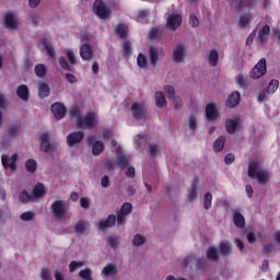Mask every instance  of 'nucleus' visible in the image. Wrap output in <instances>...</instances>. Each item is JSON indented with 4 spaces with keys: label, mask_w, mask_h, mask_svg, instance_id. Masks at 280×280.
<instances>
[{
    "label": "nucleus",
    "mask_w": 280,
    "mask_h": 280,
    "mask_svg": "<svg viewBox=\"0 0 280 280\" xmlns=\"http://www.w3.org/2000/svg\"><path fill=\"white\" fill-rule=\"evenodd\" d=\"M250 19H253V15L248 13L241 15L238 20V26L248 27V25H250Z\"/></svg>",
    "instance_id": "obj_30"
},
{
    "label": "nucleus",
    "mask_w": 280,
    "mask_h": 280,
    "mask_svg": "<svg viewBox=\"0 0 280 280\" xmlns=\"http://www.w3.org/2000/svg\"><path fill=\"white\" fill-rule=\"evenodd\" d=\"M182 23L183 16H180V14L172 13L167 16L166 26L168 27V30H172V32H176V30L180 27Z\"/></svg>",
    "instance_id": "obj_8"
},
{
    "label": "nucleus",
    "mask_w": 280,
    "mask_h": 280,
    "mask_svg": "<svg viewBox=\"0 0 280 280\" xmlns=\"http://www.w3.org/2000/svg\"><path fill=\"white\" fill-rule=\"evenodd\" d=\"M51 144L49 143V133H43L40 136V150L42 152H49Z\"/></svg>",
    "instance_id": "obj_22"
},
{
    "label": "nucleus",
    "mask_w": 280,
    "mask_h": 280,
    "mask_svg": "<svg viewBox=\"0 0 280 280\" xmlns=\"http://www.w3.org/2000/svg\"><path fill=\"white\" fill-rule=\"evenodd\" d=\"M70 117L72 119L75 118V125L79 128H85L86 130H91L92 128H95L100 121L97 120V115L93 112L85 114L82 116L80 113V108L72 107L70 109Z\"/></svg>",
    "instance_id": "obj_2"
},
{
    "label": "nucleus",
    "mask_w": 280,
    "mask_h": 280,
    "mask_svg": "<svg viewBox=\"0 0 280 280\" xmlns=\"http://www.w3.org/2000/svg\"><path fill=\"white\" fill-rule=\"evenodd\" d=\"M118 165L120 170L128 167V159H126L124 155H118Z\"/></svg>",
    "instance_id": "obj_53"
},
{
    "label": "nucleus",
    "mask_w": 280,
    "mask_h": 280,
    "mask_svg": "<svg viewBox=\"0 0 280 280\" xmlns=\"http://www.w3.org/2000/svg\"><path fill=\"white\" fill-rule=\"evenodd\" d=\"M45 47H46V51H47L49 58H52L55 60L56 50L54 49V46H51V44H49V43H46Z\"/></svg>",
    "instance_id": "obj_51"
},
{
    "label": "nucleus",
    "mask_w": 280,
    "mask_h": 280,
    "mask_svg": "<svg viewBox=\"0 0 280 280\" xmlns=\"http://www.w3.org/2000/svg\"><path fill=\"white\" fill-rule=\"evenodd\" d=\"M130 54H132V45L129 42H125L122 46V55L125 56V58H128Z\"/></svg>",
    "instance_id": "obj_45"
},
{
    "label": "nucleus",
    "mask_w": 280,
    "mask_h": 280,
    "mask_svg": "<svg viewBox=\"0 0 280 280\" xmlns=\"http://www.w3.org/2000/svg\"><path fill=\"white\" fill-rule=\"evenodd\" d=\"M236 84H238V86H246V74L241 73L236 77Z\"/></svg>",
    "instance_id": "obj_56"
},
{
    "label": "nucleus",
    "mask_w": 280,
    "mask_h": 280,
    "mask_svg": "<svg viewBox=\"0 0 280 280\" xmlns=\"http://www.w3.org/2000/svg\"><path fill=\"white\" fill-rule=\"evenodd\" d=\"M207 258L211 261H215L218 259V250H215V247L208 248Z\"/></svg>",
    "instance_id": "obj_43"
},
{
    "label": "nucleus",
    "mask_w": 280,
    "mask_h": 280,
    "mask_svg": "<svg viewBox=\"0 0 280 280\" xmlns=\"http://www.w3.org/2000/svg\"><path fill=\"white\" fill-rule=\"evenodd\" d=\"M246 237L249 244H255V242H257V236L253 232H247Z\"/></svg>",
    "instance_id": "obj_62"
},
{
    "label": "nucleus",
    "mask_w": 280,
    "mask_h": 280,
    "mask_svg": "<svg viewBox=\"0 0 280 280\" xmlns=\"http://www.w3.org/2000/svg\"><path fill=\"white\" fill-rule=\"evenodd\" d=\"M59 66L61 67V69H65V71H71V66H69L65 57L59 58Z\"/></svg>",
    "instance_id": "obj_54"
},
{
    "label": "nucleus",
    "mask_w": 280,
    "mask_h": 280,
    "mask_svg": "<svg viewBox=\"0 0 280 280\" xmlns=\"http://www.w3.org/2000/svg\"><path fill=\"white\" fill-rule=\"evenodd\" d=\"M84 139V131H73L67 136V143L69 148H73Z\"/></svg>",
    "instance_id": "obj_12"
},
{
    "label": "nucleus",
    "mask_w": 280,
    "mask_h": 280,
    "mask_svg": "<svg viewBox=\"0 0 280 280\" xmlns=\"http://www.w3.org/2000/svg\"><path fill=\"white\" fill-rule=\"evenodd\" d=\"M247 174L249 178L256 179L259 185H266L270 180V173L262 168L258 161H252L248 166Z\"/></svg>",
    "instance_id": "obj_3"
},
{
    "label": "nucleus",
    "mask_w": 280,
    "mask_h": 280,
    "mask_svg": "<svg viewBox=\"0 0 280 280\" xmlns=\"http://www.w3.org/2000/svg\"><path fill=\"white\" fill-rule=\"evenodd\" d=\"M20 200L21 202H23L24 205H27V202H32L34 200V196L27 194V191L23 190L20 194Z\"/></svg>",
    "instance_id": "obj_40"
},
{
    "label": "nucleus",
    "mask_w": 280,
    "mask_h": 280,
    "mask_svg": "<svg viewBox=\"0 0 280 280\" xmlns=\"http://www.w3.org/2000/svg\"><path fill=\"white\" fill-rule=\"evenodd\" d=\"M79 54L82 60H85L86 62L93 60V49H91V45L89 44L81 45Z\"/></svg>",
    "instance_id": "obj_15"
},
{
    "label": "nucleus",
    "mask_w": 280,
    "mask_h": 280,
    "mask_svg": "<svg viewBox=\"0 0 280 280\" xmlns=\"http://www.w3.org/2000/svg\"><path fill=\"white\" fill-rule=\"evenodd\" d=\"M50 110L56 119H63L65 115H67V107L60 103L52 104Z\"/></svg>",
    "instance_id": "obj_13"
},
{
    "label": "nucleus",
    "mask_w": 280,
    "mask_h": 280,
    "mask_svg": "<svg viewBox=\"0 0 280 280\" xmlns=\"http://www.w3.org/2000/svg\"><path fill=\"white\" fill-rule=\"evenodd\" d=\"M93 270H91V268L86 267L85 269H82L79 272V277H81V279L83 280H93Z\"/></svg>",
    "instance_id": "obj_34"
},
{
    "label": "nucleus",
    "mask_w": 280,
    "mask_h": 280,
    "mask_svg": "<svg viewBox=\"0 0 280 280\" xmlns=\"http://www.w3.org/2000/svg\"><path fill=\"white\" fill-rule=\"evenodd\" d=\"M155 106H158V108H165V106H167V100L163 92H155Z\"/></svg>",
    "instance_id": "obj_21"
},
{
    "label": "nucleus",
    "mask_w": 280,
    "mask_h": 280,
    "mask_svg": "<svg viewBox=\"0 0 280 280\" xmlns=\"http://www.w3.org/2000/svg\"><path fill=\"white\" fill-rule=\"evenodd\" d=\"M117 272H118L117 265L115 264H108L102 270V275H104V277L106 278L116 277Z\"/></svg>",
    "instance_id": "obj_18"
},
{
    "label": "nucleus",
    "mask_w": 280,
    "mask_h": 280,
    "mask_svg": "<svg viewBox=\"0 0 280 280\" xmlns=\"http://www.w3.org/2000/svg\"><path fill=\"white\" fill-rule=\"evenodd\" d=\"M220 253H222V255H229V253H231V245H229V242L220 243Z\"/></svg>",
    "instance_id": "obj_49"
},
{
    "label": "nucleus",
    "mask_w": 280,
    "mask_h": 280,
    "mask_svg": "<svg viewBox=\"0 0 280 280\" xmlns=\"http://www.w3.org/2000/svg\"><path fill=\"white\" fill-rule=\"evenodd\" d=\"M189 128H190V130H196V128H197L196 116H190L189 117Z\"/></svg>",
    "instance_id": "obj_63"
},
{
    "label": "nucleus",
    "mask_w": 280,
    "mask_h": 280,
    "mask_svg": "<svg viewBox=\"0 0 280 280\" xmlns=\"http://www.w3.org/2000/svg\"><path fill=\"white\" fill-rule=\"evenodd\" d=\"M65 55L67 56L70 65H75L78 57H75V52L71 48L65 49Z\"/></svg>",
    "instance_id": "obj_37"
},
{
    "label": "nucleus",
    "mask_w": 280,
    "mask_h": 280,
    "mask_svg": "<svg viewBox=\"0 0 280 280\" xmlns=\"http://www.w3.org/2000/svg\"><path fill=\"white\" fill-rule=\"evenodd\" d=\"M38 14L37 13H31L28 15V22L31 23V25H35V26H38Z\"/></svg>",
    "instance_id": "obj_55"
},
{
    "label": "nucleus",
    "mask_w": 280,
    "mask_h": 280,
    "mask_svg": "<svg viewBox=\"0 0 280 280\" xmlns=\"http://www.w3.org/2000/svg\"><path fill=\"white\" fill-rule=\"evenodd\" d=\"M52 213L57 220H65L67 218V203L62 200H57L51 205Z\"/></svg>",
    "instance_id": "obj_6"
},
{
    "label": "nucleus",
    "mask_w": 280,
    "mask_h": 280,
    "mask_svg": "<svg viewBox=\"0 0 280 280\" xmlns=\"http://www.w3.org/2000/svg\"><path fill=\"white\" fill-rule=\"evenodd\" d=\"M172 106H174L175 110L178 108H183V100L179 96H175L171 100Z\"/></svg>",
    "instance_id": "obj_44"
},
{
    "label": "nucleus",
    "mask_w": 280,
    "mask_h": 280,
    "mask_svg": "<svg viewBox=\"0 0 280 280\" xmlns=\"http://www.w3.org/2000/svg\"><path fill=\"white\" fill-rule=\"evenodd\" d=\"M144 243H145V238L140 234H137L133 236V240H132L133 246H143Z\"/></svg>",
    "instance_id": "obj_48"
},
{
    "label": "nucleus",
    "mask_w": 280,
    "mask_h": 280,
    "mask_svg": "<svg viewBox=\"0 0 280 280\" xmlns=\"http://www.w3.org/2000/svg\"><path fill=\"white\" fill-rule=\"evenodd\" d=\"M212 200L213 195H211V192H207L203 197V208L206 209V211H208V209L211 207Z\"/></svg>",
    "instance_id": "obj_42"
},
{
    "label": "nucleus",
    "mask_w": 280,
    "mask_h": 280,
    "mask_svg": "<svg viewBox=\"0 0 280 280\" xmlns=\"http://www.w3.org/2000/svg\"><path fill=\"white\" fill-rule=\"evenodd\" d=\"M74 231L77 235H84V232L89 231V222L83 220L79 221L74 226Z\"/></svg>",
    "instance_id": "obj_24"
},
{
    "label": "nucleus",
    "mask_w": 280,
    "mask_h": 280,
    "mask_svg": "<svg viewBox=\"0 0 280 280\" xmlns=\"http://www.w3.org/2000/svg\"><path fill=\"white\" fill-rule=\"evenodd\" d=\"M149 58L152 67L159 65V48H156V46H150Z\"/></svg>",
    "instance_id": "obj_19"
},
{
    "label": "nucleus",
    "mask_w": 280,
    "mask_h": 280,
    "mask_svg": "<svg viewBox=\"0 0 280 280\" xmlns=\"http://www.w3.org/2000/svg\"><path fill=\"white\" fill-rule=\"evenodd\" d=\"M107 242H108L110 248H113L114 250H117V248L119 246V237L109 236Z\"/></svg>",
    "instance_id": "obj_46"
},
{
    "label": "nucleus",
    "mask_w": 280,
    "mask_h": 280,
    "mask_svg": "<svg viewBox=\"0 0 280 280\" xmlns=\"http://www.w3.org/2000/svg\"><path fill=\"white\" fill-rule=\"evenodd\" d=\"M161 36V32L159 31V28H152L149 32V38H151V40H154L155 38H159Z\"/></svg>",
    "instance_id": "obj_58"
},
{
    "label": "nucleus",
    "mask_w": 280,
    "mask_h": 280,
    "mask_svg": "<svg viewBox=\"0 0 280 280\" xmlns=\"http://www.w3.org/2000/svg\"><path fill=\"white\" fill-rule=\"evenodd\" d=\"M159 154V145L149 144V156H156Z\"/></svg>",
    "instance_id": "obj_57"
},
{
    "label": "nucleus",
    "mask_w": 280,
    "mask_h": 280,
    "mask_svg": "<svg viewBox=\"0 0 280 280\" xmlns=\"http://www.w3.org/2000/svg\"><path fill=\"white\" fill-rule=\"evenodd\" d=\"M164 91H165V93H167L170 101L174 100V97H176V96H174V95H176V90H174V86L165 85Z\"/></svg>",
    "instance_id": "obj_50"
},
{
    "label": "nucleus",
    "mask_w": 280,
    "mask_h": 280,
    "mask_svg": "<svg viewBox=\"0 0 280 280\" xmlns=\"http://www.w3.org/2000/svg\"><path fill=\"white\" fill-rule=\"evenodd\" d=\"M1 161L4 170L10 167V170L14 171L16 170V161H19V154L14 153L11 158L8 155H2Z\"/></svg>",
    "instance_id": "obj_11"
},
{
    "label": "nucleus",
    "mask_w": 280,
    "mask_h": 280,
    "mask_svg": "<svg viewBox=\"0 0 280 280\" xmlns=\"http://www.w3.org/2000/svg\"><path fill=\"white\" fill-rule=\"evenodd\" d=\"M187 58V46L185 44H177L173 49V61L175 65H183Z\"/></svg>",
    "instance_id": "obj_5"
},
{
    "label": "nucleus",
    "mask_w": 280,
    "mask_h": 280,
    "mask_svg": "<svg viewBox=\"0 0 280 280\" xmlns=\"http://www.w3.org/2000/svg\"><path fill=\"white\" fill-rule=\"evenodd\" d=\"M101 186L104 187V188L110 187V178L108 177V175H105V176L102 177Z\"/></svg>",
    "instance_id": "obj_60"
},
{
    "label": "nucleus",
    "mask_w": 280,
    "mask_h": 280,
    "mask_svg": "<svg viewBox=\"0 0 280 280\" xmlns=\"http://www.w3.org/2000/svg\"><path fill=\"white\" fill-rule=\"evenodd\" d=\"M93 12L96 14L102 21H108L110 19V9L104 1L95 0L93 4Z\"/></svg>",
    "instance_id": "obj_4"
},
{
    "label": "nucleus",
    "mask_w": 280,
    "mask_h": 280,
    "mask_svg": "<svg viewBox=\"0 0 280 280\" xmlns=\"http://www.w3.org/2000/svg\"><path fill=\"white\" fill-rule=\"evenodd\" d=\"M198 194V188L196 187V185H192L187 194V200L188 202H194V200H196V196Z\"/></svg>",
    "instance_id": "obj_39"
},
{
    "label": "nucleus",
    "mask_w": 280,
    "mask_h": 280,
    "mask_svg": "<svg viewBox=\"0 0 280 280\" xmlns=\"http://www.w3.org/2000/svg\"><path fill=\"white\" fill-rule=\"evenodd\" d=\"M278 89H279V80L272 79L267 86V93H269V95H272V93H275Z\"/></svg>",
    "instance_id": "obj_38"
},
{
    "label": "nucleus",
    "mask_w": 280,
    "mask_h": 280,
    "mask_svg": "<svg viewBox=\"0 0 280 280\" xmlns=\"http://www.w3.org/2000/svg\"><path fill=\"white\" fill-rule=\"evenodd\" d=\"M131 113L135 119H145L148 117L143 103H133L131 105Z\"/></svg>",
    "instance_id": "obj_9"
},
{
    "label": "nucleus",
    "mask_w": 280,
    "mask_h": 280,
    "mask_svg": "<svg viewBox=\"0 0 280 280\" xmlns=\"http://www.w3.org/2000/svg\"><path fill=\"white\" fill-rule=\"evenodd\" d=\"M218 60H220V55L218 54V50H210L208 56V62L210 67H218Z\"/></svg>",
    "instance_id": "obj_26"
},
{
    "label": "nucleus",
    "mask_w": 280,
    "mask_h": 280,
    "mask_svg": "<svg viewBox=\"0 0 280 280\" xmlns=\"http://www.w3.org/2000/svg\"><path fill=\"white\" fill-rule=\"evenodd\" d=\"M135 142L137 143L138 148H143V145L148 143V140L145 136L138 135L135 137Z\"/></svg>",
    "instance_id": "obj_47"
},
{
    "label": "nucleus",
    "mask_w": 280,
    "mask_h": 280,
    "mask_svg": "<svg viewBox=\"0 0 280 280\" xmlns=\"http://www.w3.org/2000/svg\"><path fill=\"white\" fill-rule=\"evenodd\" d=\"M16 93L18 97H20V100H23V102H27V100H30V89H27V85H20L16 90Z\"/></svg>",
    "instance_id": "obj_20"
},
{
    "label": "nucleus",
    "mask_w": 280,
    "mask_h": 280,
    "mask_svg": "<svg viewBox=\"0 0 280 280\" xmlns=\"http://www.w3.org/2000/svg\"><path fill=\"white\" fill-rule=\"evenodd\" d=\"M233 222L237 229H244V226H246V219H244V215L240 212H234Z\"/></svg>",
    "instance_id": "obj_23"
},
{
    "label": "nucleus",
    "mask_w": 280,
    "mask_h": 280,
    "mask_svg": "<svg viewBox=\"0 0 280 280\" xmlns=\"http://www.w3.org/2000/svg\"><path fill=\"white\" fill-rule=\"evenodd\" d=\"M35 74L37 75V78H45V75H47V68L45 67V65L39 63L35 66Z\"/></svg>",
    "instance_id": "obj_36"
},
{
    "label": "nucleus",
    "mask_w": 280,
    "mask_h": 280,
    "mask_svg": "<svg viewBox=\"0 0 280 280\" xmlns=\"http://www.w3.org/2000/svg\"><path fill=\"white\" fill-rule=\"evenodd\" d=\"M45 196V185L37 184L33 189V198H43Z\"/></svg>",
    "instance_id": "obj_28"
},
{
    "label": "nucleus",
    "mask_w": 280,
    "mask_h": 280,
    "mask_svg": "<svg viewBox=\"0 0 280 280\" xmlns=\"http://www.w3.org/2000/svg\"><path fill=\"white\" fill-rule=\"evenodd\" d=\"M84 266H86V262L83 260H80V261L72 260L69 264V271L75 272V270H78V268H84Z\"/></svg>",
    "instance_id": "obj_33"
},
{
    "label": "nucleus",
    "mask_w": 280,
    "mask_h": 280,
    "mask_svg": "<svg viewBox=\"0 0 280 280\" xmlns=\"http://www.w3.org/2000/svg\"><path fill=\"white\" fill-rule=\"evenodd\" d=\"M268 36H270V26L265 25L258 33L259 43H266V40H268Z\"/></svg>",
    "instance_id": "obj_25"
},
{
    "label": "nucleus",
    "mask_w": 280,
    "mask_h": 280,
    "mask_svg": "<svg viewBox=\"0 0 280 280\" xmlns=\"http://www.w3.org/2000/svg\"><path fill=\"white\" fill-rule=\"evenodd\" d=\"M132 213V203L125 202L121 207L117 217L109 214L106 220L101 221L98 223V229L101 231H106L107 229H113L115 226V222H117L118 226H124L126 224V218Z\"/></svg>",
    "instance_id": "obj_1"
},
{
    "label": "nucleus",
    "mask_w": 280,
    "mask_h": 280,
    "mask_svg": "<svg viewBox=\"0 0 280 280\" xmlns=\"http://www.w3.org/2000/svg\"><path fill=\"white\" fill-rule=\"evenodd\" d=\"M4 27L11 31L19 30V20L16 19V16H14V14L9 13L5 15Z\"/></svg>",
    "instance_id": "obj_14"
},
{
    "label": "nucleus",
    "mask_w": 280,
    "mask_h": 280,
    "mask_svg": "<svg viewBox=\"0 0 280 280\" xmlns=\"http://www.w3.org/2000/svg\"><path fill=\"white\" fill-rule=\"evenodd\" d=\"M137 65L140 69H148V57L140 52L137 58Z\"/></svg>",
    "instance_id": "obj_32"
},
{
    "label": "nucleus",
    "mask_w": 280,
    "mask_h": 280,
    "mask_svg": "<svg viewBox=\"0 0 280 280\" xmlns=\"http://www.w3.org/2000/svg\"><path fill=\"white\" fill-rule=\"evenodd\" d=\"M38 95L42 98L49 97V85L47 83H39Z\"/></svg>",
    "instance_id": "obj_29"
},
{
    "label": "nucleus",
    "mask_w": 280,
    "mask_h": 280,
    "mask_svg": "<svg viewBox=\"0 0 280 280\" xmlns=\"http://www.w3.org/2000/svg\"><path fill=\"white\" fill-rule=\"evenodd\" d=\"M26 172H30L31 174H34L36 172L37 164L35 160H27L25 163Z\"/></svg>",
    "instance_id": "obj_41"
},
{
    "label": "nucleus",
    "mask_w": 280,
    "mask_h": 280,
    "mask_svg": "<svg viewBox=\"0 0 280 280\" xmlns=\"http://www.w3.org/2000/svg\"><path fill=\"white\" fill-rule=\"evenodd\" d=\"M116 34L119 36V38H126V36H128V26L119 24L116 27Z\"/></svg>",
    "instance_id": "obj_35"
},
{
    "label": "nucleus",
    "mask_w": 280,
    "mask_h": 280,
    "mask_svg": "<svg viewBox=\"0 0 280 280\" xmlns=\"http://www.w3.org/2000/svg\"><path fill=\"white\" fill-rule=\"evenodd\" d=\"M242 100V95L240 94V92L234 91L232 92L226 101V106L228 108H235V106H237L240 104Z\"/></svg>",
    "instance_id": "obj_16"
},
{
    "label": "nucleus",
    "mask_w": 280,
    "mask_h": 280,
    "mask_svg": "<svg viewBox=\"0 0 280 280\" xmlns=\"http://www.w3.org/2000/svg\"><path fill=\"white\" fill-rule=\"evenodd\" d=\"M224 143H226V138L224 137H219L215 141H214V152H222V150H224Z\"/></svg>",
    "instance_id": "obj_31"
},
{
    "label": "nucleus",
    "mask_w": 280,
    "mask_h": 280,
    "mask_svg": "<svg viewBox=\"0 0 280 280\" xmlns=\"http://www.w3.org/2000/svg\"><path fill=\"white\" fill-rule=\"evenodd\" d=\"M20 218L23 222H32V220H34V212H24Z\"/></svg>",
    "instance_id": "obj_52"
},
{
    "label": "nucleus",
    "mask_w": 280,
    "mask_h": 280,
    "mask_svg": "<svg viewBox=\"0 0 280 280\" xmlns=\"http://www.w3.org/2000/svg\"><path fill=\"white\" fill-rule=\"evenodd\" d=\"M206 117L210 124H213L220 117V113H218V107H215L214 103H208L206 105Z\"/></svg>",
    "instance_id": "obj_10"
},
{
    "label": "nucleus",
    "mask_w": 280,
    "mask_h": 280,
    "mask_svg": "<svg viewBox=\"0 0 280 280\" xmlns=\"http://www.w3.org/2000/svg\"><path fill=\"white\" fill-rule=\"evenodd\" d=\"M266 58L260 59L257 65L250 71L252 80H259V78H264L265 73H267Z\"/></svg>",
    "instance_id": "obj_7"
},
{
    "label": "nucleus",
    "mask_w": 280,
    "mask_h": 280,
    "mask_svg": "<svg viewBox=\"0 0 280 280\" xmlns=\"http://www.w3.org/2000/svg\"><path fill=\"white\" fill-rule=\"evenodd\" d=\"M104 152V142L102 141H96L93 147H92V154L94 156H100Z\"/></svg>",
    "instance_id": "obj_27"
},
{
    "label": "nucleus",
    "mask_w": 280,
    "mask_h": 280,
    "mask_svg": "<svg viewBox=\"0 0 280 280\" xmlns=\"http://www.w3.org/2000/svg\"><path fill=\"white\" fill-rule=\"evenodd\" d=\"M40 279L43 280H51V273H49V269H42L40 271Z\"/></svg>",
    "instance_id": "obj_59"
},
{
    "label": "nucleus",
    "mask_w": 280,
    "mask_h": 280,
    "mask_svg": "<svg viewBox=\"0 0 280 280\" xmlns=\"http://www.w3.org/2000/svg\"><path fill=\"white\" fill-rule=\"evenodd\" d=\"M238 126H240V118L238 117H236L234 119H228L225 121V128H226V131L230 135L235 133V130H237Z\"/></svg>",
    "instance_id": "obj_17"
},
{
    "label": "nucleus",
    "mask_w": 280,
    "mask_h": 280,
    "mask_svg": "<svg viewBox=\"0 0 280 280\" xmlns=\"http://www.w3.org/2000/svg\"><path fill=\"white\" fill-rule=\"evenodd\" d=\"M66 80L67 82H69L70 84H75V82H78V79L75 78V75L71 74V73H67L66 74Z\"/></svg>",
    "instance_id": "obj_64"
},
{
    "label": "nucleus",
    "mask_w": 280,
    "mask_h": 280,
    "mask_svg": "<svg viewBox=\"0 0 280 280\" xmlns=\"http://www.w3.org/2000/svg\"><path fill=\"white\" fill-rule=\"evenodd\" d=\"M189 25H191V27H198L200 25V21L198 18H196V15H190Z\"/></svg>",
    "instance_id": "obj_61"
}]
</instances>
